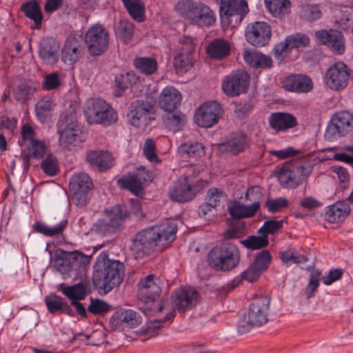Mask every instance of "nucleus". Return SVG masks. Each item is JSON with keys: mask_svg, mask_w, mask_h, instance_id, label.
I'll return each mask as SVG.
<instances>
[{"mask_svg": "<svg viewBox=\"0 0 353 353\" xmlns=\"http://www.w3.org/2000/svg\"><path fill=\"white\" fill-rule=\"evenodd\" d=\"M195 45L192 37L184 36L178 41L177 52L192 54Z\"/></svg>", "mask_w": 353, "mask_h": 353, "instance_id": "e2e57ef3", "label": "nucleus"}, {"mask_svg": "<svg viewBox=\"0 0 353 353\" xmlns=\"http://www.w3.org/2000/svg\"><path fill=\"white\" fill-rule=\"evenodd\" d=\"M353 129V115L347 111L336 112L331 118L325 132L328 141H334L345 136Z\"/></svg>", "mask_w": 353, "mask_h": 353, "instance_id": "9b49d317", "label": "nucleus"}, {"mask_svg": "<svg viewBox=\"0 0 353 353\" xmlns=\"http://www.w3.org/2000/svg\"><path fill=\"white\" fill-rule=\"evenodd\" d=\"M268 11L274 17H281L289 12L290 0H264Z\"/></svg>", "mask_w": 353, "mask_h": 353, "instance_id": "37998d69", "label": "nucleus"}, {"mask_svg": "<svg viewBox=\"0 0 353 353\" xmlns=\"http://www.w3.org/2000/svg\"><path fill=\"white\" fill-rule=\"evenodd\" d=\"M54 106V102L50 98H43L36 104V114L38 119L45 121L50 117Z\"/></svg>", "mask_w": 353, "mask_h": 353, "instance_id": "49530a36", "label": "nucleus"}, {"mask_svg": "<svg viewBox=\"0 0 353 353\" xmlns=\"http://www.w3.org/2000/svg\"><path fill=\"white\" fill-rule=\"evenodd\" d=\"M86 159L92 167L101 172L106 171L113 165L112 154L107 151H90L86 154Z\"/></svg>", "mask_w": 353, "mask_h": 353, "instance_id": "393cba45", "label": "nucleus"}, {"mask_svg": "<svg viewBox=\"0 0 353 353\" xmlns=\"http://www.w3.org/2000/svg\"><path fill=\"white\" fill-rule=\"evenodd\" d=\"M134 25L132 22L121 21L117 28L115 32L123 42L128 43L134 34Z\"/></svg>", "mask_w": 353, "mask_h": 353, "instance_id": "3c124183", "label": "nucleus"}, {"mask_svg": "<svg viewBox=\"0 0 353 353\" xmlns=\"http://www.w3.org/2000/svg\"><path fill=\"white\" fill-rule=\"evenodd\" d=\"M177 229L176 223L168 219L158 225L143 230L132 239L130 249L136 258H143L156 249L161 250L167 243L172 242L176 238Z\"/></svg>", "mask_w": 353, "mask_h": 353, "instance_id": "f257e3e1", "label": "nucleus"}, {"mask_svg": "<svg viewBox=\"0 0 353 353\" xmlns=\"http://www.w3.org/2000/svg\"><path fill=\"white\" fill-rule=\"evenodd\" d=\"M286 38L291 49L294 48L305 47L307 46L310 42V39L307 36L299 33L290 35Z\"/></svg>", "mask_w": 353, "mask_h": 353, "instance_id": "0e129e2a", "label": "nucleus"}, {"mask_svg": "<svg viewBox=\"0 0 353 353\" xmlns=\"http://www.w3.org/2000/svg\"><path fill=\"white\" fill-rule=\"evenodd\" d=\"M194 59L192 54L177 52L174 58V66L177 73L189 71L194 65Z\"/></svg>", "mask_w": 353, "mask_h": 353, "instance_id": "a18cd8bd", "label": "nucleus"}, {"mask_svg": "<svg viewBox=\"0 0 353 353\" xmlns=\"http://www.w3.org/2000/svg\"><path fill=\"white\" fill-rule=\"evenodd\" d=\"M321 11L317 5H306L302 7L301 15L307 21H314L321 17Z\"/></svg>", "mask_w": 353, "mask_h": 353, "instance_id": "4d7b16f0", "label": "nucleus"}, {"mask_svg": "<svg viewBox=\"0 0 353 353\" xmlns=\"http://www.w3.org/2000/svg\"><path fill=\"white\" fill-rule=\"evenodd\" d=\"M269 123L270 127L276 131H284L297 125L296 118L292 114L285 112L272 114Z\"/></svg>", "mask_w": 353, "mask_h": 353, "instance_id": "c85d7f7f", "label": "nucleus"}, {"mask_svg": "<svg viewBox=\"0 0 353 353\" xmlns=\"http://www.w3.org/2000/svg\"><path fill=\"white\" fill-rule=\"evenodd\" d=\"M71 260V270L77 274H84L92 258L91 255L83 254L79 251L70 252Z\"/></svg>", "mask_w": 353, "mask_h": 353, "instance_id": "ea45409f", "label": "nucleus"}, {"mask_svg": "<svg viewBox=\"0 0 353 353\" xmlns=\"http://www.w3.org/2000/svg\"><path fill=\"white\" fill-rule=\"evenodd\" d=\"M68 225V220L66 219H61L57 225H48L45 223L37 221L32 225L34 230L38 233L42 234L46 236H59L63 234V231Z\"/></svg>", "mask_w": 353, "mask_h": 353, "instance_id": "473e14b6", "label": "nucleus"}, {"mask_svg": "<svg viewBox=\"0 0 353 353\" xmlns=\"http://www.w3.org/2000/svg\"><path fill=\"white\" fill-rule=\"evenodd\" d=\"M124 265L119 261L103 257L95 265L92 280L94 286L107 294L123 281Z\"/></svg>", "mask_w": 353, "mask_h": 353, "instance_id": "f03ea898", "label": "nucleus"}, {"mask_svg": "<svg viewBox=\"0 0 353 353\" xmlns=\"http://www.w3.org/2000/svg\"><path fill=\"white\" fill-rule=\"evenodd\" d=\"M34 92V88L27 83H21L14 91V97L17 101L24 102L30 99Z\"/></svg>", "mask_w": 353, "mask_h": 353, "instance_id": "5fc2aeb1", "label": "nucleus"}, {"mask_svg": "<svg viewBox=\"0 0 353 353\" xmlns=\"http://www.w3.org/2000/svg\"><path fill=\"white\" fill-rule=\"evenodd\" d=\"M82 54L83 48L79 41L74 37L68 38L62 50L63 61L68 65L73 64Z\"/></svg>", "mask_w": 353, "mask_h": 353, "instance_id": "bb28decb", "label": "nucleus"}, {"mask_svg": "<svg viewBox=\"0 0 353 353\" xmlns=\"http://www.w3.org/2000/svg\"><path fill=\"white\" fill-rule=\"evenodd\" d=\"M84 114L90 124L110 125L117 121L116 111L104 100L97 99L87 101Z\"/></svg>", "mask_w": 353, "mask_h": 353, "instance_id": "423d86ee", "label": "nucleus"}, {"mask_svg": "<svg viewBox=\"0 0 353 353\" xmlns=\"http://www.w3.org/2000/svg\"><path fill=\"white\" fill-rule=\"evenodd\" d=\"M60 290L70 302L83 301L87 296L88 284L85 282H80L68 286L61 285Z\"/></svg>", "mask_w": 353, "mask_h": 353, "instance_id": "e433bc0d", "label": "nucleus"}, {"mask_svg": "<svg viewBox=\"0 0 353 353\" xmlns=\"http://www.w3.org/2000/svg\"><path fill=\"white\" fill-rule=\"evenodd\" d=\"M46 304L50 312L54 313L63 308L62 298L56 295H49L45 299Z\"/></svg>", "mask_w": 353, "mask_h": 353, "instance_id": "338daca9", "label": "nucleus"}, {"mask_svg": "<svg viewBox=\"0 0 353 353\" xmlns=\"http://www.w3.org/2000/svg\"><path fill=\"white\" fill-rule=\"evenodd\" d=\"M198 299L199 293L192 288H179L174 294V303L181 312L192 308L197 303Z\"/></svg>", "mask_w": 353, "mask_h": 353, "instance_id": "aec40b11", "label": "nucleus"}, {"mask_svg": "<svg viewBox=\"0 0 353 353\" xmlns=\"http://www.w3.org/2000/svg\"><path fill=\"white\" fill-rule=\"evenodd\" d=\"M261 235L250 236L246 239L241 241V243L247 248L251 250H257L264 248L268 244V235L266 234L261 233Z\"/></svg>", "mask_w": 353, "mask_h": 353, "instance_id": "603ef678", "label": "nucleus"}, {"mask_svg": "<svg viewBox=\"0 0 353 353\" xmlns=\"http://www.w3.org/2000/svg\"><path fill=\"white\" fill-rule=\"evenodd\" d=\"M51 261L54 268L62 274H67L72 272L70 252L61 249L56 250L51 256Z\"/></svg>", "mask_w": 353, "mask_h": 353, "instance_id": "c9c22d12", "label": "nucleus"}, {"mask_svg": "<svg viewBox=\"0 0 353 353\" xmlns=\"http://www.w3.org/2000/svg\"><path fill=\"white\" fill-rule=\"evenodd\" d=\"M25 16L34 21V29H40L43 21V14L38 2L35 0L28 1L21 7Z\"/></svg>", "mask_w": 353, "mask_h": 353, "instance_id": "72a5a7b5", "label": "nucleus"}, {"mask_svg": "<svg viewBox=\"0 0 353 353\" xmlns=\"http://www.w3.org/2000/svg\"><path fill=\"white\" fill-rule=\"evenodd\" d=\"M41 168L46 174L55 175L59 171L57 159L52 155L47 156L41 163Z\"/></svg>", "mask_w": 353, "mask_h": 353, "instance_id": "680f3d73", "label": "nucleus"}, {"mask_svg": "<svg viewBox=\"0 0 353 353\" xmlns=\"http://www.w3.org/2000/svg\"><path fill=\"white\" fill-rule=\"evenodd\" d=\"M216 17L213 11L207 5L200 3L192 24L210 27L214 25Z\"/></svg>", "mask_w": 353, "mask_h": 353, "instance_id": "58836bf2", "label": "nucleus"}, {"mask_svg": "<svg viewBox=\"0 0 353 353\" xmlns=\"http://www.w3.org/2000/svg\"><path fill=\"white\" fill-rule=\"evenodd\" d=\"M223 113V109L216 101H208L201 105L194 113L196 123L203 128H210L216 124Z\"/></svg>", "mask_w": 353, "mask_h": 353, "instance_id": "2eb2a0df", "label": "nucleus"}, {"mask_svg": "<svg viewBox=\"0 0 353 353\" xmlns=\"http://www.w3.org/2000/svg\"><path fill=\"white\" fill-rule=\"evenodd\" d=\"M134 66L141 72L145 74H153L157 68L156 60L150 57H139L134 61Z\"/></svg>", "mask_w": 353, "mask_h": 353, "instance_id": "09e8293b", "label": "nucleus"}, {"mask_svg": "<svg viewBox=\"0 0 353 353\" xmlns=\"http://www.w3.org/2000/svg\"><path fill=\"white\" fill-rule=\"evenodd\" d=\"M248 11L245 0H221V15H225L228 18H235L236 23H240Z\"/></svg>", "mask_w": 353, "mask_h": 353, "instance_id": "a211bd4d", "label": "nucleus"}, {"mask_svg": "<svg viewBox=\"0 0 353 353\" xmlns=\"http://www.w3.org/2000/svg\"><path fill=\"white\" fill-rule=\"evenodd\" d=\"M186 122L185 114L181 113L168 114L163 118L166 127L173 132L180 130Z\"/></svg>", "mask_w": 353, "mask_h": 353, "instance_id": "8fccbe9b", "label": "nucleus"}, {"mask_svg": "<svg viewBox=\"0 0 353 353\" xmlns=\"http://www.w3.org/2000/svg\"><path fill=\"white\" fill-rule=\"evenodd\" d=\"M206 50L210 57L222 60L230 54V46L223 39H215L208 44Z\"/></svg>", "mask_w": 353, "mask_h": 353, "instance_id": "2f4dec72", "label": "nucleus"}, {"mask_svg": "<svg viewBox=\"0 0 353 353\" xmlns=\"http://www.w3.org/2000/svg\"><path fill=\"white\" fill-rule=\"evenodd\" d=\"M352 77V70L343 62L339 61L327 70L326 83L331 90H340L347 85Z\"/></svg>", "mask_w": 353, "mask_h": 353, "instance_id": "f8f14e48", "label": "nucleus"}, {"mask_svg": "<svg viewBox=\"0 0 353 353\" xmlns=\"http://www.w3.org/2000/svg\"><path fill=\"white\" fill-rule=\"evenodd\" d=\"M57 128L61 145L67 146L75 143L82 130L74 108H70L61 113L57 122Z\"/></svg>", "mask_w": 353, "mask_h": 353, "instance_id": "0eeeda50", "label": "nucleus"}, {"mask_svg": "<svg viewBox=\"0 0 353 353\" xmlns=\"http://www.w3.org/2000/svg\"><path fill=\"white\" fill-rule=\"evenodd\" d=\"M226 194L220 189L216 188H210L208 190L206 196V201L212 204L213 208H216L221 205V203L226 200Z\"/></svg>", "mask_w": 353, "mask_h": 353, "instance_id": "864d4df0", "label": "nucleus"}, {"mask_svg": "<svg viewBox=\"0 0 353 353\" xmlns=\"http://www.w3.org/2000/svg\"><path fill=\"white\" fill-rule=\"evenodd\" d=\"M143 173H129L118 180L119 185L138 196L143 191Z\"/></svg>", "mask_w": 353, "mask_h": 353, "instance_id": "c756f323", "label": "nucleus"}, {"mask_svg": "<svg viewBox=\"0 0 353 353\" xmlns=\"http://www.w3.org/2000/svg\"><path fill=\"white\" fill-rule=\"evenodd\" d=\"M93 183L85 173L74 174L70 179V189L72 193V201L77 206L86 205L90 199Z\"/></svg>", "mask_w": 353, "mask_h": 353, "instance_id": "9d476101", "label": "nucleus"}, {"mask_svg": "<svg viewBox=\"0 0 353 353\" xmlns=\"http://www.w3.org/2000/svg\"><path fill=\"white\" fill-rule=\"evenodd\" d=\"M195 193L190 181V176H185L183 179H179L169 191L170 198L179 203H185L190 201Z\"/></svg>", "mask_w": 353, "mask_h": 353, "instance_id": "6ab92c4d", "label": "nucleus"}, {"mask_svg": "<svg viewBox=\"0 0 353 353\" xmlns=\"http://www.w3.org/2000/svg\"><path fill=\"white\" fill-rule=\"evenodd\" d=\"M277 178L281 186L285 188H295L299 185L298 174H296L292 165H286L280 168Z\"/></svg>", "mask_w": 353, "mask_h": 353, "instance_id": "f704fd0d", "label": "nucleus"}, {"mask_svg": "<svg viewBox=\"0 0 353 353\" xmlns=\"http://www.w3.org/2000/svg\"><path fill=\"white\" fill-rule=\"evenodd\" d=\"M316 37L334 52L341 54L344 52V38L341 32L335 30H321L316 32Z\"/></svg>", "mask_w": 353, "mask_h": 353, "instance_id": "4be33fe9", "label": "nucleus"}, {"mask_svg": "<svg viewBox=\"0 0 353 353\" xmlns=\"http://www.w3.org/2000/svg\"><path fill=\"white\" fill-rule=\"evenodd\" d=\"M179 150L181 154L195 159L205 153L203 145L199 142L183 143L180 145Z\"/></svg>", "mask_w": 353, "mask_h": 353, "instance_id": "de8ad7c7", "label": "nucleus"}, {"mask_svg": "<svg viewBox=\"0 0 353 353\" xmlns=\"http://www.w3.org/2000/svg\"><path fill=\"white\" fill-rule=\"evenodd\" d=\"M250 85V76L247 72L238 70L225 77L222 81L223 92L230 97L247 92Z\"/></svg>", "mask_w": 353, "mask_h": 353, "instance_id": "4468645a", "label": "nucleus"}, {"mask_svg": "<svg viewBox=\"0 0 353 353\" xmlns=\"http://www.w3.org/2000/svg\"><path fill=\"white\" fill-rule=\"evenodd\" d=\"M265 205L270 212L274 213L287 208L288 205V201L283 197H280L276 199H269L266 201Z\"/></svg>", "mask_w": 353, "mask_h": 353, "instance_id": "69168bd1", "label": "nucleus"}, {"mask_svg": "<svg viewBox=\"0 0 353 353\" xmlns=\"http://www.w3.org/2000/svg\"><path fill=\"white\" fill-rule=\"evenodd\" d=\"M283 88L295 93H307L313 88V82L310 77L303 74H291L287 77L283 83Z\"/></svg>", "mask_w": 353, "mask_h": 353, "instance_id": "412c9836", "label": "nucleus"}, {"mask_svg": "<svg viewBox=\"0 0 353 353\" xmlns=\"http://www.w3.org/2000/svg\"><path fill=\"white\" fill-rule=\"evenodd\" d=\"M243 59L248 65L255 68H270L272 63L270 57L254 50L245 49Z\"/></svg>", "mask_w": 353, "mask_h": 353, "instance_id": "7c9ffc66", "label": "nucleus"}, {"mask_svg": "<svg viewBox=\"0 0 353 353\" xmlns=\"http://www.w3.org/2000/svg\"><path fill=\"white\" fill-rule=\"evenodd\" d=\"M110 309V305L105 301L93 299H91L90 304L88 307V312L93 314H103L108 312Z\"/></svg>", "mask_w": 353, "mask_h": 353, "instance_id": "052dcab7", "label": "nucleus"}, {"mask_svg": "<svg viewBox=\"0 0 353 353\" xmlns=\"http://www.w3.org/2000/svg\"><path fill=\"white\" fill-rule=\"evenodd\" d=\"M140 284L141 287L138 292L139 299L145 303V310L157 315L163 309V305L156 301V297L161 292L159 279L150 274L147 276Z\"/></svg>", "mask_w": 353, "mask_h": 353, "instance_id": "6e6552de", "label": "nucleus"}, {"mask_svg": "<svg viewBox=\"0 0 353 353\" xmlns=\"http://www.w3.org/2000/svg\"><path fill=\"white\" fill-rule=\"evenodd\" d=\"M199 5L200 2L181 0L176 4L175 10L180 16L192 23Z\"/></svg>", "mask_w": 353, "mask_h": 353, "instance_id": "4c0bfd02", "label": "nucleus"}, {"mask_svg": "<svg viewBox=\"0 0 353 353\" xmlns=\"http://www.w3.org/2000/svg\"><path fill=\"white\" fill-rule=\"evenodd\" d=\"M181 99V94L178 90L172 86H168L161 91L159 103L165 111L172 112L179 105Z\"/></svg>", "mask_w": 353, "mask_h": 353, "instance_id": "b1692460", "label": "nucleus"}, {"mask_svg": "<svg viewBox=\"0 0 353 353\" xmlns=\"http://www.w3.org/2000/svg\"><path fill=\"white\" fill-rule=\"evenodd\" d=\"M129 14L135 20L143 21L145 6L142 0H122Z\"/></svg>", "mask_w": 353, "mask_h": 353, "instance_id": "c03bdc74", "label": "nucleus"}, {"mask_svg": "<svg viewBox=\"0 0 353 353\" xmlns=\"http://www.w3.org/2000/svg\"><path fill=\"white\" fill-rule=\"evenodd\" d=\"M85 41L90 54L92 56H99L108 48L109 34L103 26L94 25L88 30Z\"/></svg>", "mask_w": 353, "mask_h": 353, "instance_id": "ddd939ff", "label": "nucleus"}, {"mask_svg": "<svg viewBox=\"0 0 353 353\" xmlns=\"http://www.w3.org/2000/svg\"><path fill=\"white\" fill-rule=\"evenodd\" d=\"M121 321L126 326L133 328L141 323V317L135 311L127 310L121 314Z\"/></svg>", "mask_w": 353, "mask_h": 353, "instance_id": "6e6d98bb", "label": "nucleus"}, {"mask_svg": "<svg viewBox=\"0 0 353 353\" xmlns=\"http://www.w3.org/2000/svg\"><path fill=\"white\" fill-rule=\"evenodd\" d=\"M154 104L155 97L152 92L132 101L127 114L130 124L137 128L148 125L154 119Z\"/></svg>", "mask_w": 353, "mask_h": 353, "instance_id": "20e7f679", "label": "nucleus"}, {"mask_svg": "<svg viewBox=\"0 0 353 353\" xmlns=\"http://www.w3.org/2000/svg\"><path fill=\"white\" fill-rule=\"evenodd\" d=\"M262 197L261 188L254 186L248 188L245 194V199L252 201L249 205L242 204L238 201H234L228 206V212L234 219L251 218L254 216L260 209V200Z\"/></svg>", "mask_w": 353, "mask_h": 353, "instance_id": "1a4fd4ad", "label": "nucleus"}, {"mask_svg": "<svg viewBox=\"0 0 353 353\" xmlns=\"http://www.w3.org/2000/svg\"><path fill=\"white\" fill-rule=\"evenodd\" d=\"M350 212V208L346 201H339L326 208L325 219L330 223L343 221Z\"/></svg>", "mask_w": 353, "mask_h": 353, "instance_id": "a878e982", "label": "nucleus"}, {"mask_svg": "<svg viewBox=\"0 0 353 353\" xmlns=\"http://www.w3.org/2000/svg\"><path fill=\"white\" fill-rule=\"evenodd\" d=\"M250 138L242 132H237L230 135L225 143V150L232 154H238L244 152L250 147Z\"/></svg>", "mask_w": 353, "mask_h": 353, "instance_id": "cd10ccee", "label": "nucleus"}, {"mask_svg": "<svg viewBox=\"0 0 353 353\" xmlns=\"http://www.w3.org/2000/svg\"><path fill=\"white\" fill-rule=\"evenodd\" d=\"M270 299L268 296L256 297L251 303L248 312L238 325L241 334L248 332L254 327H260L268 321Z\"/></svg>", "mask_w": 353, "mask_h": 353, "instance_id": "7ed1b4c3", "label": "nucleus"}, {"mask_svg": "<svg viewBox=\"0 0 353 353\" xmlns=\"http://www.w3.org/2000/svg\"><path fill=\"white\" fill-rule=\"evenodd\" d=\"M21 140L19 141V143L22 146L25 145L26 143H32L37 139H35V132L32 126L26 123L23 125L21 128Z\"/></svg>", "mask_w": 353, "mask_h": 353, "instance_id": "774afa93", "label": "nucleus"}, {"mask_svg": "<svg viewBox=\"0 0 353 353\" xmlns=\"http://www.w3.org/2000/svg\"><path fill=\"white\" fill-rule=\"evenodd\" d=\"M59 44L52 37H46L41 40L39 46V56L48 65H53L58 61Z\"/></svg>", "mask_w": 353, "mask_h": 353, "instance_id": "5701e85b", "label": "nucleus"}, {"mask_svg": "<svg viewBox=\"0 0 353 353\" xmlns=\"http://www.w3.org/2000/svg\"><path fill=\"white\" fill-rule=\"evenodd\" d=\"M237 248L231 243H223L212 249L208 254L209 265L216 270L229 271L239 262Z\"/></svg>", "mask_w": 353, "mask_h": 353, "instance_id": "39448f33", "label": "nucleus"}, {"mask_svg": "<svg viewBox=\"0 0 353 353\" xmlns=\"http://www.w3.org/2000/svg\"><path fill=\"white\" fill-rule=\"evenodd\" d=\"M321 276V272L319 270H314L310 274L309 282L305 292L307 299H310L313 296V293L319 287Z\"/></svg>", "mask_w": 353, "mask_h": 353, "instance_id": "bf43d9fd", "label": "nucleus"}, {"mask_svg": "<svg viewBox=\"0 0 353 353\" xmlns=\"http://www.w3.org/2000/svg\"><path fill=\"white\" fill-rule=\"evenodd\" d=\"M246 40L256 47L265 46L270 40L271 30L265 22L257 21L249 24L245 30Z\"/></svg>", "mask_w": 353, "mask_h": 353, "instance_id": "f3484780", "label": "nucleus"}, {"mask_svg": "<svg viewBox=\"0 0 353 353\" xmlns=\"http://www.w3.org/2000/svg\"><path fill=\"white\" fill-rule=\"evenodd\" d=\"M27 147L29 155L34 159L42 158L46 150L44 143L39 140L28 143Z\"/></svg>", "mask_w": 353, "mask_h": 353, "instance_id": "13d9d810", "label": "nucleus"}, {"mask_svg": "<svg viewBox=\"0 0 353 353\" xmlns=\"http://www.w3.org/2000/svg\"><path fill=\"white\" fill-rule=\"evenodd\" d=\"M271 256L268 251L263 250L259 253L255 258L253 263L248 268V269L241 274V278H236L234 281H236V284L233 288L237 286L241 280H246L252 283L256 281L263 272H264L270 263Z\"/></svg>", "mask_w": 353, "mask_h": 353, "instance_id": "dca6fc26", "label": "nucleus"}, {"mask_svg": "<svg viewBox=\"0 0 353 353\" xmlns=\"http://www.w3.org/2000/svg\"><path fill=\"white\" fill-rule=\"evenodd\" d=\"M129 213L121 206L114 207L108 216L107 225L112 231H115L122 227L123 221L128 218Z\"/></svg>", "mask_w": 353, "mask_h": 353, "instance_id": "a19ab883", "label": "nucleus"}, {"mask_svg": "<svg viewBox=\"0 0 353 353\" xmlns=\"http://www.w3.org/2000/svg\"><path fill=\"white\" fill-rule=\"evenodd\" d=\"M281 259L284 263H294L299 264L303 269H309L313 265V263L306 265L305 263L308 261L307 258L305 255L299 254V252L294 248H290L281 252Z\"/></svg>", "mask_w": 353, "mask_h": 353, "instance_id": "79ce46f5", "label": "nucleus"}]
</instances>
